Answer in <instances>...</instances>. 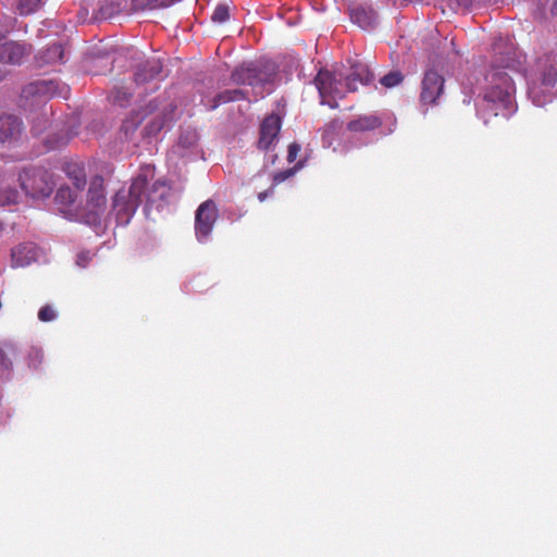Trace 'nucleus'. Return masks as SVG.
<instances>
[{
  "label": "nucleus",
  "instance_id": "nucleus-37",
  "mask_svg": "<svg viewBox=\"0 0 557 557\" xmlns=\"http://www.w3.org/2000/svg\"><path fill=\"white\" fill-rule=\"evenodd\" d=\"M550 11H552V14H553L554 16H557V0H555V1H554V3H553V7H552V10H550Z\"/></svg>",
  "mask_w": 557,
  "mask_h": 557
},
{
  "label": "nucleus",
  "instance_id": "nucleus-22",
  "mask_svg": "<svg viewBox=\"0 0 557 557\" xmlns=\"http://www.w3.org/2000/svg\"><path fill=\"white\" fill-rule=\"evenodd\" d=\"M65 172L76 189L82 190L86 186V172L81 164L69 163Z\"/></svg>",
  "mask_w": 557,
  "mask_h": 557
},
{
  "label": "nucleus",
  "instance_id": "nucleus-7",
  "mask_svg": "<svg viewBox=\"0 0 557 557\" xmlns=\"http://www.w3.org/2000/svg\"><path fill=\"white\" fill-rule=\"evenodd\" d=\"M60 85L58 82L52 79H39L26 85L21 94V98L25 101H32L34 103H40L47 98L60 95Z\"/></svg>",
  "mask_w": 557,
  "mask_h": 557
},
{
  "label": "nucleus",
  "instance_id": "nucleus-3",
  "mask_svg": "<svg viewBox=\"0 0 557 557\" xmlns=\"http://www.w3.org/2000/svg\"><path fill=\"white\" fill-rule=\"evenodd\" d=\"M106 211L104 180L102 176L96 175L90 181L86 205L81 213V218L88 225L100 226Z\"/></svg>",
  "mask_w": 557,
  "mask_h": 557
},
{
  "label": "nucleus",
  "instance_id": "nucleus-5",
  "mask_svg": "<svg viewBox=\"0 0 557 557\" xmlns=\"http://www.w3.org/2000/svg\"><path fill=\"white\" fill-rule=\"evenodd\" d=\"M314 84L321 97V103L331 108L337 107L335 99L343 98L345 95L344 83L342 76L336 75L327 70H320L314 78Z\"/></svg>",
  "mask_w": 557,
  "mask_h": 557
},
{
  "label": "nucleus",
  "instance_id": "nucleus-31",
  "mask_svg": "<svg viewBox=\"0 0 557 557\" xmlns=\"http://www.w3.org/2000/svg\"><path fill=\"white\" fill-rule=\"evenodd\" d=\"M132 94L123 88H116L113 94V102L123 107L129 100Z\"/></svg>",
  "mask_w": 557,
  "mask_h": 557
},
{
  "label": "nucleus",
  "instance_id": "nucleus-26",
  "mask_svg": "<svg viewBox=\"0 0 557 557\" xmlns=\"http://www.w3.org/2000/svg\"><path fill=\"white\" fill-rule=\"evenodd\" d=\"M8 352H15V346L11 343H5L2 347H0V366L7 370L11 369L12 367V362L8 358Z\"/></svg>",
  "mask_w": 557,
  "mask_h": 557
},
{
  "label": "nucleus",
  "instance_id": "nucleus-35",
  "mask_svg": "<svg viewBox=\"0 0 557 557\" xmlns=\"http://www.w3.org/2000/svg\"><path fill=\"white\" fill-rule=\"evenodd\" d=\"M91 260L90 252H81L77 255L76 263L82 268H86Z\"/></svg>",
  "mask_w": 557,
  "mask_h": 557
},
{
  "label": "nucleus",
  "instance_id": "nucleus-25",
  "mask_svg": "<svg viewBox=\"0 0 557 557\" xmlns=\"http://www.w3.org/2000/svg\"><path fill=\"white\" fill-rule=\"evenodd\" d=\"M75 198L76 195L70 187H60L55 195V201L61 205H71Z\"/></svg>",
  "mask_w": 557,
  "mask_h": 557
},
{
  "label": "nucleus",
  "instance_id": "nucleus-6",
  "mask_svg": "<svg viewBox=\"0 0 557 557\" xmlns=\"http://www.w3.org/2000/svg\"><path fill=\"white\" fill-rule=\"evenodd\" d=\"M444 86L445 79L441 74L434 70L425 71L421 82L420 106L428 109V107L436 104L444 91Z\"/></svg>",
  "mask_w": 557,
  "mask_h": 557
},
{
  "label": "nucleus",
  "instance_id": "nucleus-23",
  "mask_svg": "<svg viewBox=\"0 0 557 557\" xmlns=\"http://www.w3.org/2000/svg\"><path fill=\"white\" fill-rule=\"evenodd\" d=\"M175 0H133L136 10H154L173 4Z\"/></svg>",
  "mask_w": 557,
  "mask_h": 557
},
{
  "label": "nucleus",
  "instance_id": "nucleus-41",
  "mask_svg": "<svg viewBox=\"0 0 557 557\" xmlns=\"http://www.w3.org/2000/svg\"><path fill=\"white\" fill-rule=\"evenodd\" d=\"M335 126H336V122H332V123L330 124V127H335Z\"/></svg>",
  "mask_w": 557,
  "mask_h": 557
},
{
  "label": "nucleus",
  "instance_id": "nucleus-40",
  "mask_svg": "<svg viewBox=\"0 0 557 557\" xmlns=\"http://www.w3.org/2000/svg\"><path fill=\"white\" fill-rule=\"evenodd\" d=\"M162 127H163V123H160V124L156 127V131H160Z\"/></svg>",
  "mask_w": 557,
  "mask_h": 557
},
{
  "label": "nucleus",
  "instance_id": "nucleus-29",
  "mask_svg": "<svg viewBox=\"0 0 557 557\" xmlns=\"http://www.w3.org/2000/svg\"><path fill=\"white\" fill-rule=\"evenodd\" d=\"M230 17L228 8L226 5L220 4L218 5L212 13V21L218 23H223L227 21Z\"/></svg>",
  "mask_w": 557,
  "mask_h": 557
},
{
  "label": "nucleus",
  "instance_id": "nucleus-36",
  "mask_svg": "<svg viewBox=\"0 0 557 557\" xmlns=\"http://www.w3.org/2000/svg\"><path fill=\"white\" fill-rule=\"evenodd\" d=\"M137 126V122H134L133 120H126L122 125V131H124L125 135L127 136L128 133L134 132Z\"/></svg>",
  "mask_w": 557,
  "mask_h": 557
},
{
  "label": "nucleus",
  "instance_id": "nucleus-34",
  "mask_svg": "<svg viewBox=\"0 0 557 557\" xmlns=\"http://www.w3.org/2000/svg\"><path fill=\"white\" fill-rule=\"evenodd\" d=\"M301 147L299 144L297 143H292L289 146H288V150H287V161L289 163L294 162L300 151Z\"/></svg>",
  "mask_w": 557,
  "mask_h": 557
},
{
  "label": "nucleus",
  "instance_id": "nucleus-4",
  "mask_svg": "<svg viewBox=\"0 0 557 557\" xmlns=\"http://www.w3.org/2000/svg\"><path fill=\"white\" fill-rule=\"evenodd\" d=\"M21 187L33 198H45L52 194L54 184L51 174L42 168L25 170L20 175Z\"/></svg>",
  "mask_w": 557,
  "mask_h": 557
},
{
  "label": "nucleus",
  "instance_id": "nucleus-27",
  "mask_svg": "<svg viewBox=\"0 0 557 557\" xmlns=\"http://www.w3.org/2000/svg\"><path fill=\"white\" fill-rule=\"evenodd\" d=\"M18 191L14 188L0 189V206L16 203Z\"/></svg>",
  "mask_w": 557,
  "mask_h": 557
},
{
  "label": "nucleus",
  "instance_id": "nucleus-17",
  "mask_svg": "<svg viewBox=\"0 0 557 557\" xmlns=\"http://www.w3.org/2000/svg\"><path fill=\"white\" fill-rule=\"evenodd\" d=\"M231 79L237 85L262 86L263 78L256 69L237 67L231 74Z\"/></svg>",
  "mask_w": 557,
  "mask_h": 557
},
{
  "label": "nucleus",
  "instance_id": "nucleus-8",
  "mask_svg": "<svg viewBox=\"0 0 557 557\" xmlns=\"http://www.w3.org/2000/svg\"><path fill=\"white\" fill-rule=\"evenodd\" d=\"M218 216L219 211L213 200H206L198 207L195 216V231L199 240L209 236Z\"/></svg>",
  "mask_w": 557,
  "mask_h": 557
},
{
  "label": "nucleus",
  "instance_id": "nucleus-10",
  "mask_svg": "<svg viewBox=\"0 0 557 557\" xmlns=\"http://www.w3.org/2000/svg\"><path fill=\"white\" fill-rule=\"evenodd\" d=\"M282 126L281 117L276 114H270L260 124L258 148L269 150L277 140Z\"/></svg>",
  "mask_w": 557,
  "mask_h": 557
},
{
  "label": "nucleus",
  "instance_id": "nucleus-19",
  "mask_svg": "<svg viewBox=\"0 0 557 557\" xmlns=\"http://www.w3.org/2000/svg\"><path fill=\"white\" fill-rule=\"evenodd\" d=\"M542 67L541 79L545 87H554L557 83V55H546L540 61Z\"/></svg>",
  "mask_w": 557,
  "mask_h": 557
},
{
  "label": "nucleus",
  "instance_id": "nucleus-30",
  "mask_svg": "<svg viewBox=\"0 0 557 557\" xmlns=\"http://www.w3.org/2000/svg\"><path fill=\"white\" fill-rule=\"evenodd\" d=\"M57 318L54 309L50 305L40 308L38 319L42 322H51Z\"/></svg>",
  "mask_w": 557,
  "mask_h": 557
},
{
  "label": "nucleus",
  "instance_id": "nucleus-20",
  "mask_svg": "<svg viewBox=\"0 0 557 557\" xmlns=\"http://www.w3.org/2000/svg\"><path fill=\"white\" fill-rule=\"evenodd\" d=\"M351 21L359 25L361 28H371L376 21V13L374 10L364 7H355L350 10Z\"/></svg>",
  "mask_w": 557,
  "mask_h": 557
},
{
  "label": "nucleus",
  "instance_id": "nucleus-12",
  "mask_svg": "<svg viewBox=\"0 0 557 557\" xmlns=\"http://www.w3.org/2000/svg\"><path fill=\"white\" fill-rule=\"evenodd\" d=\"M162 69L163 64L160 59H149L137 67L134 74V82L137 85H144L148 82L159 78L161 77Z\"/></svg>",
  "mask_w": 557,
  "mask_h": 557
},
{
  "label": "nucleus",
  "instance_id": "nucleus-1",
  "mask_svg": "<svg viewBox=\"0 0 557 557\" xmlns=\"http://www.w3.org/2000/svg\"><path fill=\"white\" fill-rule=\"evenodd\" d=\"M518 65L512 46L494 45V58L485 74L486 86L476 109L484 124L496 117L508 119L516 111V88L509 72H517Z\"/></svg>",
  "mask_w": 557,
  "mask_h": 557
},
{
  "label": "nucleus",
  "instance_id": "nucleus-11",
  "mask_svg": "<svg viewBox=\"0 0 557 557\" xmlns=\"http://www.w3.org/2000/svg\"><path fill=\"white\" fill-rule=\"evenodd\" d=\"M32 51V47L16 41L0 44V62L5 64H21L23 59Z\"/></svg>",
  "mask_w": 557,
  "mask_h": 557
},
{
  "label": "nucleus",
  "instance_id": "nucleus-2",
  "mask_svg": "<svg viewBox=\"0 0 557 557\" xmlns=\"http://www.w3.org/2000/svg\"><path fill=\"white\" fill-rule=\"evenodd\" d=\"M147 188V176L138 174L132 181L128 189H120L112 202L111 213L119 225H127L138 207L143 202L144 193Z\"/></svg>",
  "mask_w": 557,
  "mask_h": 557
},
{
  "label": "nucleus",
  "instance_id": "nucleus-32",
  "mask_svg": "<svg viewBox=\"0 0 557 557\" xmlns=\"http://www.w3.org/2000/svg\"><path fill=\"white\" fill-rule=\"evenodd\" d=\"M298 168L299 166H295L293 169H288V170H285V171L276 172L273 175V183L275 185L283 183L284 181H286L287 178L293 176L296 173V171L298 170Z\"/></svg>",
  "mask_w": 557,
  "mask_h": 557
},
{
  "label": "nucleus",
  "instance_id": "nucleus-38",
  "mask_svg": "<svg viewBox=\"0 0 557 557\" xmlns=\"http://www.w3.org/2000/svg\"><path fill=\"white\" fill-rule=\"evenodd\" d=\"M267 197H268V193H267V191L260 193V194L258 195V199H259L260 201H264Z\"/></svg>",
  "mask_w": 557,
  "mask_h": 557
},
{
  "label": "nucleus",
  "instance_id": "nucleus-28",
  "mask_svg": "<svg viewBox=\"0 0 557 557\" xmlns=\"http://www.w3.org/2000/svg\"><path fill=\"white\" fill-rule=\"evenodd\" d=\"M41 0H20L18 11L22 15L34 13L40 5Z\"/></svg>",
  "mask_w": 557,
  "mask_h": 557
},
{
  "label": "nucleus",
  "instance_id": "nucleus-21",
  "mask_svg": "<svg viewBox=\"0 0 557 557\" xmlns=\"http://www.w3.org/2000/svg\"><path fill=\"white\" fill-rule=\"evenodd\" d=\"M248 99L247 94L243 89H226L216 94L209 104L210 110H215L219 106L228 102Z\"/></svg>",
  "mask_w": 557,
  "mask_h": 557
},
{
  "label": "nucleus",
  "instance_id": "nucleus-13",
  "mask_svg": "<svg viewBox=\"0 0 557 557\" xmlns=\"http://www.w3.org/2000/svg\"><path fill=\"white\" fill-rule=\"evenodd\" d=\"M64 47L61 42H54L40 50L36 55L38 66L60 64L64 62Z\"/></svg>",
  "mask_w": 557,
  "mask_h": 557
},
{
  "label": "nucleus",
  "instance_id": "nucleus-9",
  "mask_svg": "<svg viewBox=\"0 0 557 557\" xmlns=\"http://www.w3.org/2000/svg\"><path fill=\"white\" fill-rule=\"evenodd\" d=\"M171 186L165 181H156L150 187L147 186L144 196H146L145 210L149 213L151 210L161 211L169 203L171 196Z\"/></svg>",
  "mask_w": 557,
  "mask_h": 557
},
{
  "label": "nucleus",
  "instance_id": "nucleus-15",
  "mask_svg": "<svg viewBox=\"0 0 557 557\" xmlns=\"http://www.w3.org/2000/svg\"><path fill=\"white\" fill-rule=\"evenodd\" d=\"M382 125V120L374 113L359 115L347 124L351 133H366L374 131Z\"/></svg>",
  "mask_w": 557,
  "mask_h": 557
},
{
  "label": "nucleus",
  "instance_id": "nucleus-33",
  "mask_svg": "<svg viewBox=\"0 0 557 557\" xmlns=\"http://www.w3.org/2000/svg\"><path fill=\"white\" fill-rule=\"evenodd\" d=\"M453 11H458L459 9H468L472 4V0H445Z\"/></svg>",
  "mask_w": 557,
  "mask_h": 557
},
{
  "label": "nucleus",
  "instance_id": "nucleus-39",
  "mask_svg": "<svg viewBox=\"0 0 557 557\" xmlns=\"http://www.w3.org/2000/svg\"><path fill=\"white\" fill-rule=\"evenodd\" d=\"M107 9H108V5H107V7H103V8L101 9V11H102L103 15H111L112 13H111V12H108V11H107Z\"/></svg>",
  "mask_w": 557,
  "mask_h": 557
},
{
  "label": "nucleus",
  "instance_id": "nucleus-18",
  "mask_svg": "<svg viewBox=\"0 0 557 557\" xmlns=\"http://www.w3.org/2000/svg\"><path fill=\"white\" fill-rule=\"evenodd\" d=\"M12 262L15 267H26L37 258L36 247L32 244H22L12 249Z\"/></svg>",
  "mask_w": 557,
  "mask_h": 557
},
{
  "label": "nucleus",
  "instance_id": "nucleus-14",
  "mask_svg": "<svg viewBox=\"0 0 557 557\" xmlns=\"http://www.w3.org/2000/svg\"><path fill=\"white\" fill-rule=\"evenodd\" d=\"M374 81V74L369 70L367 65H356L352 72L345 78V87L347 91H357L358 86L369 85Z\"/></svg>",
  "mask_w": 557,
  "mask_h": 557
},
{
  "label": "nucleus",
  "instance_id": "nucleus-16",
  "mask_svg": "<svg viewBox=\"0 0 557 557\" xmlns=\"http://www.w3.org/2000/svg\"><path fill=\"white\" fill-rule=\"evenodd\" d=\"M22 132V121L15 115L0 117V143L15 139Z\"/></svg>",
  "mask_w": 557,
  "mask_h": 557
},
{
  "label": "nucleus",
  "instance_id": "nucleus-24",
  "mask_svg": "<svg viewBox=\"0 0 557 557\" xmlns=\"http://www.w3.org/2000/svg\"><path fill=\"white\" fill-rule=\"evenodd\" d=\"M405 79V75L399 70H393L380 78V84L384 88H394L399 86Z\"/></svg>",
  "mask_w": 557,
  "mask_h": 557
}]
</instances>
